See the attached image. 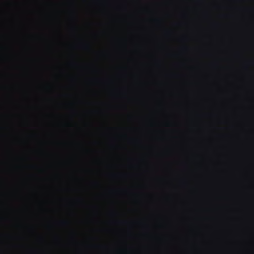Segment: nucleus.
I'll return each mask as SVG.
<instances>
[{
    "label": "nucleus",
    "instance_id": "f257e3e1",
    "mask_svg": "<svg viewBox=\"0 0 254 254\" xmlns=\"http://www.w3.org/2000/svg\"><path fill=\"white\" fill-rule=\"evenodd\" d=\"M66 223H67V222H66V221H62V224H66Z\"/></svg>",
    "mask_w": 254,
    "mask_h": 254
},
{
    "label": "nucleus",
    "instance_id": "f03ea898",
    "mask_svg": "<svg viewBox=\"0 0 254 254\" xmlns=\"http://www.w3.org/2000/svg\"><path fill=\"white\" fill-rule=\"evenodd\" d=\"M167 33L168 34H170L171 33V32L170 31H167Z\"/></svg>",
    "mask_w": 254,
    "mask_h": 254
}]
</instances>
